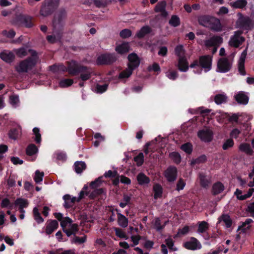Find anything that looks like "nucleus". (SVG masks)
I'll use <instances>...</instances> for the list:
<instances>
[{"label": "nucleus", "mask_w": 254, "mask_h": 254, "mask_svg": "<svg viewBox=\"0 0 254 254\" xmlns=\"http://www.w3.org/2000/svg\"><path fill=\"white\" fill-rule=\"evenodd\" d=\"M211 109L205 108L204 107L189 109L188 112L191 114H199V116L195 117L189 121V123L191 124L189 126L209 127V126H211L212 120L209 118V115L210 114L213 116L215 114V113H211Z\"/></svg>", "instance_id": "1"}, {"label": "nucleus", "mask_w": 254, "mask_h": 254, "mask_svg": "<svg viewBox=\"0 0 254 254\" xmlns=\"http://www.w3.org/2000/svg\"><path fill=\"white\" fill-rule=\"evenodd\" d=\"M68 72L72 75L79 73L80 78L82 81L89 79L94 72L91 68L82 65L73 61L69 63Z\"/></svg>", "instance_id": "2"}, {"label": "nucleus", "mask_w": 254, "mask_h": 254, "mask_svg": "<svg viewBox=\"0 0 254 254\" xmlns=\"http://www.w3.org/2000/svg\"><path fill=\"white\" fill-rule=\"evenodd\" d=\"M31 53V57L22 61L15 66V69L18 72H27L29 70L34 67L38 61V57L37 53L33 50H29Z\"/></svg>", "instance_id": "3"}, {"label": "nucleus", "mask_w": 254, "mask_h": 254, "mask_svg": "<svg viewBox=\"0 0 254 254\" xmlns=\"http://www.w3.org/2000/svg\"><path fill=\"white\" fill-rule=\"evenodd\" d=\"M212 56L205 55L200 56L199 60H194L190 64V67L195 68L196 67H201L205 72H208L212 68Z\"/></svg>", "instance_id": "4"}, {"label": "nucleus", "mask_w": 254, "mask_h": 254, "mask_svg": "<svg viewBox=\"0 0 254 254\" xmlns=\"http://www.w3.org/2000/svg\"><path fill=\"white\" fill-rule=\"evenodd\" d=\"M233 63V58H222L217 63V71L222 73L227 72L232 68Z\"/></svg>", "instance_id": "5"}, {"label": "nucleus", "mask_w": 254, "mask_h": 254, "mask_svg": "<svg viewBox=\"0 0 254 254\" xmlns=\"http://www.w3.org/2000/svg\"><path fill=\"white\" fill-rule=\"evenodd\" d=\"M31 20V16L20 14L15 16L11 23L16 26H24L26 27L30 28L33 26Z\"/></svg>", "instance_id": "6"}, {"label": "nucleus", "mask_w": 254, "mask_h": 254, "mask_svg": "<svg viewBox=\"0 0 254 254\" xmlns=\"http://www.w3.org/2000/svg\"><path fill=\"white\" fill-rule=\"evenodd\" d=\"M242 31L238 30L234 32L229 41V44L230 46L234 48H238L241 45L245 40L244 37L242 36Z\"/></svg>", "instance_id": "7"}, {"label": "nucleus", "mask_w": 254, "mask_h": 254, "mask_svg": "<svg viewBox=\"0 0 254 254\" xmlns=\"http://www.w3.org/2000/svg\"><path fill=\"white\" fill-rule=\"evenodd\" d=\"M240 17L237 21V26L240 28L249 30L253 26L251 19L248 16H244L240 13Z\"/></svg>", "instance_id": "8"}, {"label": "nucleus", "mask_w": 254, "mask_h": 254, "mask_svg": "<svg viewBox=\"0 0 254 254\" xmlns=\"http://www.w3.org/2000/svg\"><path fill=\"white\" fill-rule=\"evenodd\" d=\"M164 175L168 182H174L177 178L178 170L177 168L174 166H169L164 171Z\"/></svg>", "instance_id": "9"}, {"label": "nucleus", "mask_w": 254, "mask_h": 254, "mask_svg": "<svg viewBox=\"0 0 254 254\" xmlns=\"http://www.w3.org/2000/svg\"><path fill=\"white\" fill-rule=\"evenodd\" d=\"M206 129H202L197 133L198 137L203 142H210L213 139V133L210 130L209 128H206Z\"/></svg>", "instance_id": "10"}, {"label": "nucleus", "mask_w": 254, "mask_h": 254, "mask_svg": "<svg viewBox=\"0 0 254 254\" xmlns=\"http://www.w3.org/2000/svg\"><path fill=\"white\" fill-rule=\"evenodd\" d=\"M117 59L113 54H104L100 56L97 60L98 64H110L116 61Z\"/></svg>", "instance_id": "11"}, {"label": "nucleus", "mask_w": 254, "mask_h": 254, "mask_svg": "<svg viewBox=\"0 0 254 254\" xmlns=\"http://www.w3.org/2000/svg\"><path fill=\"white\" fill-rule=\"evenodd\" d=\"M183 246L186 249L190 250H195L201 248L200 242L194 237H191L190 241L184 243Z\"/></svg>", "instance_id": "12"}, {"label": "nucleus", "mask_w": 254, "mask_h": 254, "mask_svg": "<svg viewBox=\"0 0 254 254\" xmlns=\"http://www.w3.org/2000/svg\"><path fill=\"white\" fill-rule=\"evenodd\" d=\"M166 2L165 0H162L159 2L154 7V11L156 12L159 13L160 16L163 18L167 17L168 13L166 10Z\"/></svg>", "instance_id": "13"}, {"label": "nucleus", "mask_w": 254, "mask_h": 254, "mask_svg": "<svg viewBox=\"0 0 254 254\" xmlns=\"http://www.w3.org/2000/svg\"><path fill=\"white\" fill-rule=\"evenodd\" d=\"M59 227V223L56 220H49L46 223L45 233L49 235Z\"/></svg>", "instance_id": "14"}, {"label": "nucleus", "mask_w": 254, "mask_h": 254, "mask_svg": "<svg viewBox=\"0 0 254 254\" xmlns=\"http://www.w3.org/2000/svg\"><path fill=\"white\" fill-rule=\"evenodd\" d=\"M55 8L56 7L54 6L53 3L52 2H49L41 6L40 13L41 15L46 17L51 14Z\"/></svg>", "instance_id": "15"}, {"label": "nucleus", "mask_w": 254, "mask_h": 254, "mask_svg": "<svg viewBox=\"0 0 254 254\" xmlns=\"http://www.w3.org/2000/svg\"><path fill=\"white\" fill-rule=\"evenodd\" d=\"M247 55V48L241 53L238 61V70L241 74L245 75V62Z\"/></svg>", "instance_id": "16"}, {"label": "nucleus", "mask_w": 254, "mask_h": 254, "mask_svg": "<svg viewBox=\"0 0 254 254\" xmlns=\"http://www.w3.org/2000/svg\"><path fill=\"white\" fill-rule=\"evenodd\" d=\"M129 63L127 64L128 67L133 69L138 66L140 64L139 59L136 54L131 53L128 56Z\"/></svg>", "instance_id": "17"}, {"label": "nucleus", "mask_w": 254, "mask_h": 254, "mask_svg": "<svg viewBox=\"0 0 254 254\" xmlns=\"http://www.w3.org/2000/svg\"><path fill=\"white\" fill-rule=\"evenodd\" d=\"M234 99L240 104L246 105L249 102V97L244 91H239L234 95Z\"/></svg>", "instance_id": "18"}, {"label": "nucleus", "mask_w": 254, "mask_h": 254, "mask_svg": "<svg viewBox=\"0 0 254 254\" xmlns=\"http://www.w3.org/2000/svg\"><path fill=\"white\" fill-rule=\"evenodd\" d=\"M176 66L178 67L179 70L182 72H187L188 70L189 67H190L186 57L178 58V64Z\"/></svg>", "instance_id": "19"}, {"label": "nucleus", "mask_w": 254, "mask_h": 254, "mask_svg": "<svg viewBox=\"0 0 254 254\" xmlns=\"http://www.w3.org/2000/svg\"><path fill=\"white\" fill-rule=\"evenodd\" d=\"M223 42V39L219 36H214L205 41V45L207 47L219 46Z\"/></svg>", "instance_id": "20"}, {"label": "nucleus", "mask_w": 254, "mask_h": 254, "mask_svg": "<svg viewBox=\"0 0 254 254\" xmlns=\"http://www.w3.org/2000/svg\"><path fill=\"white\" fill-rule=\"evenodd\" d=\"M66 17V12L65 10H61L55 16L53 21V26L58 27V25H61L62 22Z\"/></svg>", "instance_id": "21"}, {"label": "nucleus", "mask_w": 254, "mask_h": 254, "mask_svg": "<svg viewBox=\"0 0 254 254\" xmlns=\"http://www.w3.org/2000/svg\"><path fill=\"white\" fill-rule=\"evenodd\" d=\"M208 27L215 31H220L222 29L220 20L214 17H211Z\"/></svg>", "instance_id": "22"}, {"label": "nucleus", "mask_w": 254, "mask_h": 254, "mask_svg": "<svg viewBox=\"0 0 254 254\" xmlns=\"http://www.w3.org/2000/svg\"><path fill=\"white\" fill-rule=\"evenodd\" d=\"M222 116L223 118L229 117V120L230 122L232 123H241L242 122V118L244 116V115L240 113L237 114H233L232 115L230 116L226 113H222Z\"/></svg>", "instance_id": "23"}, {"label": "nucleus", "mask_w": 254, "mask_h": 254, "mask_svg": "<svg viewBox=\"0 0 254 254\" xmlns=\"http://www.w3.org/2000/svg\"><path fill=\"white\" fill-rule=\"evenodd\" d=\"M63 199L64 200V206L66 209L72 207L74 203L77 201L76 197H71V196L67 194L64 195Z\"/></svg>", "instance_id": "24"}, {"label": "nucleus", "mask_w": 254, "mask_h": 254, "mask_svg": "<svg viewBox=\"0 0 254 254\" xmlns=\"http://www.w3.org/2000/svg\"><path fill=\"white\" fill-rule=\"evenodd\" d=\"M57 28L54 27L53 34L52 35H49L47 37V39L49 42L54 43L60 40L62 37V33L58 32Z\"/></svg>", "instance_id": "25"}, {"label": "nucleus", "mask_w": 254, "mask_h": 254, "mask_svg": "<svg viewBox=\"0 0 254 254\" xmlns=\"http://www.w3.org/2000/svg\"><path fill=\"white\" fill-rule=\"evenodd\" d=\"M0 57L6 63H10L14 60L15 56L14 54L11 52L4 51L0 53Z\"/></svg>", "instance_id": "26"}, {"label": "nucleus", "mask_w": 254, "mask_h": 254, "mask_svg": "<svg viewBox=\"0 0 254 254\" xmlns=\"http://www.w3.org/2000/svg\"><path fill=\"white\" fill-rule=\"evenodd\" d=\"M225 189L224 185L220 182L215 183L212 188L213 195H216L221 193Z\"/></svg>", "instance_id": "27"}, {"label": "nucleus", "mask_w": 254, "mask_h": 254, "mask_svg": "<svg viewBox=\"0 0 254 254\" xmlns=\"http://www.w3.org/2000/svg\"><path fill=\"white\" fill-rule=\"evenodd\" d=\"M200 185L203 188H207L210 184V180L208 179L204 173H199L198 175Z\"/></svg>", "instance_id": "28"}, {"label": "nucleus", "mask_w": 254, "mask_h": 254, "mask_svg": "<svg viewBox=\"0 0 254 254\" xmlns=\"http://www.w3.org/2000/svg\"><path fill=\"white\" fill-rule=\"evenodd\" d=\"M228 100V97L225 93L217 94L214 98V101L217 105L226 103Z\"/></svg>", "instance_id": "29"}, {"label": "nucleus", "mask_w": 254, "mask_h": 254, "mask_svg": "<svg viewBox=\"0 0 254 254\" xmlns=\"http://www.w3.org/2000/svg\"><path fill=\"white\" fill-rule=\"evenodd\" d=\"M240 151L245 153L246 154L252 156L253 155L254 151L251 148L250 144L248 143H242L239 146Z\"/></svg>", "instance_id": "30"}, {"label": "nucleus", "mask_w": 254, "mask_h": 254, "mask_svg": "<svg viewBox=\"0 0 254 254\" xmlns=\"http://www.w3.org/2000/svg\"><path fill=\"white\" fill-rule=\"evenodd\" d=\"M136 179L138 184L141 186L147 185L150 182L149 178L143 173H139L137 176Z\"/></svg>", "instance_id": "31"}, {"label": "nucleus", "mask_w": 254, "mask_h": 254, "mask_svg": "<svg viewBox=\"0 0 254 254\" xmlns=\"http://www.w3.org/2000/svg\"><path fill=\"white\" fill-rule=\"evenodd\" d=\"M21 128H11L8 132L9 138L15 140L20 136L21 134Z\"/></svg>", "instance_id": "32"}, {"label": "nucleus", "mask_w": 254, "mask_h": 254, "mask_svg": "<svg viewBox=\"0 0 254 254\" xmlns=\"http://www.w3.org/2000/svg\"><path fill=\"white\" fill-rule=\"evenodd\" d=\"M153 191L154 192V198L156 199L162 197L163 193V188L159 184L156 183L153 185Z\"/></svg>", "instance_id": "33"}, {"label": "nucleus", "mask_w": 254, "mask_h": 254, "mask_svg": "<svg viewBox=\"0 0 254 254\" xmlns=\"http://www.w3.org/2000/svg\"><path fill=\"white\" fill-rule=\"evenodd\" d=\"M74 171L77 174L81 173L86 168V165L83 161H76L74 164Z\"/></svg>", "instance_id": "34"}, {"label": "nucleus", "mask_w": 254, "mask_h": 254, "mask_svg": "<svg viewBox=\"0 0 254 254\" xmlns=\"http://www.w3.org/2000/svg\"><path fill=\"white\" fill-rule=\"evenodd\" d=\"M253 222V220L250 218H247L245 221L242 222V224L238 227V230H241L243 232L245 233L251 228L250 224Z\"/></svg>", "instance_id": "35"}, {"label": "nucleus", "mask_w": 254, "mask_h": 254, "mask_svg": "<svg viewBox=\"0 0 254 254\" xmlns=\"http://www.w3.org/2000/svg\"><path fill=\"white\" fill-rule=\"evenodd\" d=\"M116 50L118 53L121 54L127 53L129 50V44L128 43H123L117 46Z\"/></svg>", "instance_id": "36"}, {"label": "nucleus", "mask_w": 254, "mask_h": 254, "mask_svg": "<svg viewBox=\"0 0 254 254\" xmlns=\"http://www.w3.org/2000/svg\"><path fill=\"white\" fill-rule=\"evenodd\" d=\"M209 227V224L207 222L205 221L199 222L197 232L198 233H204L208 230Z\"/></svg>", "instance_id": "37"}, {"label": "nucleus", "mask_w": 254, "mask_h": 254, "mask_svg": "<svg viewBox=\"0 0 254 254\" xmlns=\"http://www.w3.org/2000/svg\"><path fill=\"white\" fill-rule=\"evenodd\" d=\"M27 199L23 198H17L14 201V204L18 206L19 208H26L28 205Z\"/></svg>", "instance_id": "38"}, {"label": "nucleus", "mask_w": 254, "mask_h": 254, "mask_svg": "<svg viewBox=\"0 0 254 254\" xmlns=\"http://www.w3.org/2000/svg\"><path fill=\"white\" fill-rule=\"evenodd\" d=\"M150 31L151 29L148 26H143L136 33V36L138 38H143Z\"/></svg>", "instance_id": "39"}, {"label": "nucleus", "mask_w": 254, "mask_h": 254, "mask_svg": "<svg viewBox=\"0 0 254 254\" xmlns=\"http://www.w3.org/2000/svg\"><path fill=\"white\" fill-rule=\"evenodd\" d=\"M175 54L178 58L186 57V51L184 46L182 45L177 46L175 49Z\"/></svg>", "instance_id": "40"}, {"label": "nucleus", "mask_w": 254, "mask_h": 254, "mask_svg": "<svg viewBox=\"0 0 254 254\" xmlns=\"http://www.w3.org/2000/svg\"><path fill=\"white\" fill-rule=\"evenodd\" d=\"M118 222L119 225L122 227L125 228L128 225L127 218L121 213H118Z\"/></svg>", "instance_id": "41"}, {"label": "nucleus", "mask_w": 254, "mask_h": 254, "mask_svg": "<svg viewBox=\"0 0 254 254\" xmlns=\"http://www.w3.org/2000/svg\"><path fill=\"white\" fill-rule=\"evenodd\" d=\"M37 147L33 143L29 144L26 148V154L28 156H32L38 152Z\"/></svg>", "instance_id": "42"}, {"label": "nucleus", "mask_w": 254, "mask_h": 254, "mask_svg": "<svg viewBox=\"0 0 254 254\" xmlns=\"http://www.w3.org/2000/svg\"><path fill=\"white\" fill-rule=\"evenodd\" d=\"M211 17L206 15L200 16L198 19V22L200 25L208 27Z\"/></svg>", "instance_id": "43"}, {"label": "nucleus", "mask_w": 254, "mask_h": 254, "mask_svg": "<svg viewBox=\"0 0 254 254\" xmlns=\"http://www.w3.org/2000/svg\"><path fill=\"white\" fill-rule=\"evenodd\" d=\"M133 70L134 69L130 67H128L127 66V69L123 70L120 73L119 78L125 79L128 78L132 74Z\"/></svg>", "instance_id": "44"}, {"label": "nucleus", "mask_w": 254, "mask_h": 254, "mask_svg": "<svg viewBox=\"0 0 254 254\" xmlns=\"http://www.w3.org/2000/svg\"><path fill=\"white\" fill-rule=\"evenodd\" d=\"M207 160V156L204 155H201L196 158V159H193L191 161V165H194L195 164H199L201 163H204L206 162Z\"/></svg>", "instance_id": "45"}, {"label": "nucleus", "mask_w": 254, "mask_h": 254, "mask_svg": "<svg viewBox=\"0 0 254 254\" xmlns=\"http://www.w3.org/2000/svg\"><path fill=\"white\" fill-rule=\"evenodd\" d=\"M33 213L34 218L38 224H41L44 222V219L39 213L37 207H35L33 208Z\"/></svg>", "instance_id": "46"}, {"label": "nucleus", "mask_w": 254, "mask_h": 254, "mask_svg": "<svg viewBox=\"0 0 254 254\" xmlns=\"http://www.w3.org/2000/svg\"><path fill=\"white\" fill-rule=\"evenodd\" d=\"M167 221L164 222L163 225L161 224V220L159 218H155L154 220V226L157 231L160 232L162 231L167 224Z\"/></svg>", "instance_id": "47"}, {"label": "nucleus", "mask_w": 254, "mask_h": 254, "mask_svg": "<svg viewBox=\"0 0 254 254\" xmlns=\"http://www.w3.org/2000/svg\"><path fill=\"white\" fill-rule=\"evenodd\" d=\"M33 132L34 134L33 138L36 143L38 144H40L41 142V135L40 133L39 128H33Z\"/></svg>", "instance_id": "48"}, {"label": "nucleus", "mask_w": 254, "mask_h": 254, "mask_svg": "<svg viewBox=\"0 0 254 254\" xmlns=\"http://www.w3.org/2000/svg\"><path fill=\"white\" fill-rule=\"evenodd\" d=\"M14 203H11L9 199L7 198H3L1 202L0 206L2 208H8L11 210L13 209Z\"/></svg>", "instance_id": "49"}, {"label": "nucleus", "mask_w": 254, "mask_h": 254, "mask_svg": "<svg viewBox=\"0 0 254 254\" xmlns=\"http://www.w3.org/2000/svg\"><path fill=\"white\" fill-rule=\"evenodd\" d=\"M222 220L225 223L227 228L232 226L233 221L230 216L228 214H223L221 216Z\"/></svg>", "instance_id": "50"}, {"label": "nucleus", "mask_w": 254, "mask_h": 254, "mask_svg": "<svg viewBox=\"0 0 254 254\" xmlns=\"http://www.w3.org/2000/svg\"><path fill=\"white\" fill-rule=\"evenodd\" d=\"M181 149L186 153L190 154L192 151V145L190 143L187 142L182 144Z\"/></svg>", "instance_id": "51"}, {"label": "nucleus", "mask_w": 254, "mask_h": 254, "mask_svg": "<svg viewBox=\"0 0 254 254\" xmlns=\"http://www.w3.org/2000/svg\"><path fill=\"white\" fill-rule=\"evenodd\" d=\"M69 63V62L68 63V66H67V67H66V66H65L64 65H62V64L59 65L58 66L56 65H52V66L50 67V70L53 71H54V72H56L57 69L58 70H62V71H68Z\"/></svg>", "instance_id": "52"}, {"label": "nucleus", "mask_w": 254, "mask_h": 254, "mask_svg": "<svg viewBox=\"0 0 254 254\" xmlns=\"http://www.w3.org/2000/svg\"><path fill=\"white\" fill-rule=\"evenodd\" d=\"M14 52L19 58H23L27 55V51L25 48L14 49Z\"/></svg>", "instance_id": "53"}, {"label": "nucleus", "mask_w": 254, "mask_h": 254, "mask_svg": "<svg viewBox=\"0 0 254 254\" xmlns=\"http://www.w3.org/2000/svg\"><path fill=\"white\" fill-rule=\"evenodd\" d=\"M234 142L232 138L226 139L222 145V148L224 150L229 149L230 148L233 147Z\"/></svg>", "instance_id": "54"}, {"label": "nucleus", "mask_w": 254, "mask_h": 254, "mask_svg": "<svg viewBox=\"0 0 254 254\" xmlns=\"http://www.w3.org/2000/svg\"><path fill=\"white\" fill-rule=\"evenodd\" d=\"M86 240L87 236L86 235H84L82 237L75 236L73 239L71 240V243L74 244H82L84 243L86 241Z\"/></svg>", "instance_id": "55"}, {"label": "nucleus", "mask_w": 254, "mask_h": 254, "mask_svg": "<svg viewBox=\"0 0 254 254\" xmlns=\"http://www.w3.org/2000/svg\"><path fill=\"white\" fill-rule=\"evenodd\" d=\"M73 81L71 79H64L60 81L59 85L61 87L65 88L71 85Z\"/></svg>", "instance_id": "56"}, {"label": "nucleus", "mask_w": 254, "mask_h": 254, "mask_svg": "<svg viewBox=\"0 0 254 254\" xmlns=\"http://www.w3.org/2000/svg\"><path fill=\"white\" fill-rule=\"evenodd\" d=\"M247 4V1L246 0H238L234 2L233 5L237 8H242Z\"/></svg>", "instance_id": "57"}, {"label": "nucleus", "mask_w": 254, "mask_h": 254, "mask_svg": "<svg viewBox=\"0 0 254 254\" xmlns=\"http://www.w3.org/2000/svg\"><path fill=\"white\" fill-rule=\"evenodd\" d=\"M169 23L171 25L174 27H177L180 24V19L177 16L173 15L169 20Z\"/></svg>", "instance_id": "58"}, {"label": "nucleus", "mask_w": 254, "mask_h": 254, "mask_svg": "<svg viewBox=\"0 0 254 254\" xmlns=\"http://www.w3.org/2000/svg\"><path fill=\"white\" fill-rule=\"evenodd\" d=\"M134 160L136 162L138 166H141L144 162V156L142 153H139L134 158Z\"/></svg>", "instance_id": "59"}, {"label": "nucleus", "mask_w": 254, "mask_h": 254, "mask_svg": "<svg viewBox=\"0 0 254 254\" xmlns=\"http://www.w3.org/2000/svg\"><path fill=\"white\" fill-rule=\"evenodd\" d=\"M115 231L116 236L118 237L125 239V240H127L128 239V237L126 234L122 229L118 228H115Z\"/></svg>", "instance_id": "60"}, {"label": "nucleus", "mask_w": 254, "mask_h": 254, "mask_svg": "<svg viewBox=\"0 0 254 254\" xmlns=\"http://www.w3.org/2000/svg\"><path fill=\"white\" fill-rule=\"evenodd\" d=\"M166 76L169 79L174 80L178 77V74L176 71L169 70L166 72Z\"/></svg>", "instance_id": "61"}, {"label": "nucleus", "mask_w": 254, "mask_h": 254, "mask_svg": "<svg viewBox=\"0 0 254 254\" xmlns=\"http://www.w3.org/2000/svg\"><path fill=\"white\" fill-rule=\"evenodd\" d=\"M170 157L177 164L180 163L181 161V155L178 152H173L170 154Z\"/></svg>", "instance_id": "62"}, {"label": "nucleus", "mask_w": 254, "mask_h": 254, "mask_svg": "<svg viewBox=\"0 0 254 254\" xmlns=\"http://www.w3.org/2000/svg\"><path fill=\"white\" fill-rule=\"evenodd\" d=\"M44 177V173L40 172L39 170L35 172V175L34 180L36 183H39L42 181Z\"/></svg>", "instance_id": "63"}, {"label": "nucleus", "mask_w": 254, "mask_h": 254, "mask_svg": "<svg viewBox=\"0 0 254 254\" xmlns=\"http://www.w3.org/2000/svg\"><path fill=\"white\" fill-rule=\"evenodd\" d=\"M72 222V221L71 219H70L68 217H65L61 221L60 224H61V227H62V229H63L64 228H66V226L68 224H71Z\"/></svg>", "instance_id": "64"}]
</instances>
